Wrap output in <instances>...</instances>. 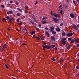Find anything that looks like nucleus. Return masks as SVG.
<instances>
[{
	"label": "nucleus",
	"instance_id": "obj_28",
	"mask_svg": "<svg viewBox=\"0 0 79 79\" xmlns=\"http://www.w3.org/2000/svg\"><path fill=\"white\" fill-rule=\"evenodd\" d=\"M53 15H54V16H55V17H56V18H57V14L56 15L55 14V13H54L53 14Z\"/></svg>",
	"mask_w": 79,
	"mask_h": 79
},
{
	"label": "nucleus",
	"instance_id": "obj_29",
	"mask_svg": "<svg viewBox=\"0 0 79 79\" xmlns=\"http://www.w3.org/2000/svg\"><path fill=\"white\" fill-rule=\"evenodd\" d=\"M17 15L19 16H21V13H18L17 14Z\"/></svg>",
	"mask_w": 79,
	"mask_h": 79
},
{
	"label": "nucleus",
	"instance_id": "obj_34",
	"mask_svg": "<svg viewBox=\"0 0 79 79\" xmlns=\"http://www.w3.org/2000/svg\"><path fill=\"white\" fill-rule=\"evenodd\" d=\"M77 46H76V47H77V48H78L79 47V44H76Z\"/></svg>",
	"mask_w": 79,
	"mask_h": 79
},
{
	"label": "nucleus",
	"instance_id": "obj_21",
	"mask_svg": "<svg viewBox=\"0 0 79 79\" xmlns=\"http://www.w3.org/2000/svg\"><path fill=\"white\" fill-rule=\"evenodd\" d=\"M35 34V31H32L31 33V35H33V34Z\"/></svg>",
	"mask_w": 79,
	"mask_h": 79
},
{
	"label": "nucleus",
	"instance_id": "obj_55",
	"mask_svg": "<svg viewBox=\"0 0 79 79\" xmlns=\"http://www.w3.org/2000/svg\"><path fill=\"white\" fill-rule=\"evenodd\" d=\"M43 45H46V43H45V42L43 43Z\"/></svg>",
	"mask_w": 79,
	"mask_h": 79
},
{
	"label": "nucleus",
	"instance_id": "obj_27",
	"mask_svg": "<svg viewBox=\"0 0 79 79\" xmlns=\"http://www.w3.org/2000/svg\"><path fill=\"white\" fill-rule=\"evenodd\" d=\"M47 19V17H43V20H44V19Z\"/></svg>",
	"mask_w": 79,
	"mask_h": 79
},
{
	"label": "nucleus",
	"instance_id": "obj_23",
	"mask_svg": "<svg viewBox=\"0 0 79 79\" xmlns=\"http://www.w3.org/2000/svg\"><path fill=\"white\" fill-rule=\"evenodd\" d=\"M6 44H4L3 46V48H6Z\"/></svg>",
	"mask_w": 79,
	"mask_h": 79
},
{
	"label": "nucleus",
	"instance_id": "obj_11",
	"mask_svg": "<svg viewBox=\"0 0 79 79\" xmlns=\"http://www.w3.org/2000/svg\"><path fill=\"white\" fill-rule=\"evenodd\" d=\"M51 40H52V41H55V38L54 36H51Z\"/></svg>",
	"mask_w": 79,
	"mask_h": 79
},
{
	"label": "nucleus",
	"instance_id": "obj_48",
	"mask_svg": "<svg viewBox=\"0 0 79 79\" xmlns=\"http://www.w3.org/2000/svg\"><path fill=\"white\" fill-rule=\"evenodd\" d=\"M31 24H33V26L34 25V22L31 21Z\"/></svg>",
	"mask_w": 79,
	"mask_h": 79
},
{
	"label": "nucleus",
	"instance_id": "obj_17",
	"mask_svg": "<svg viewBox=\"0 0 79 79\" xmlns=\"http://www.w3.org/2000/svg\"><path fill=\"white\" fill-rule=\"evenodd\" d=\"M42 46L43 47V48L44 50H45L46 48H47V45H45V46H44V45H42Z\"/></svg>",
	"mask_w": 79,
	"mask_h": 79
},
{
	"label": "nucleus",
	"instance_id": "obj_31",
	"mask_svg": "<svg viewBox=\"0 0 79 79\" xmlns=\"http://www.w3.org/2000/svg\"><path fill=\"white\" fill-rule=\"evenodd\" d=\"M46 35H50V34L48 32H46Z\"/></svg>",
	"mask_w": 79,
	"mask_h": 79
},
{
	"label": "nucleus",
	"instance_id": "obj_10",
	"mask_svg": "<svg viewBox=\"0 0 79 79\" xmlns=\"http://www.w3.org/2000/svg\"><path fill=\"white\" fill-rule=\"evenodd\" d=\"M51 32L52 33V34H53L55 35V34H56V32L54 31L53 30H51Z\"/></svg>",
	"mask_w": 79,
	"mask_h": 79
},
{
	"label": "nucleus",
	"instance_id": "obj_26",
	"mask_svg": "<svg viewBox=\"0 0 79 79\" xmlns=\"http://www.w3.org/2000/svg\"><path fill=\"white\" fill-rule=\"evenodd\" d=\"M51 59L53 61H56V59H55V58H52Z\"/></svg>",
	"mask_w": 79,
	"mask_h": 79
},
{
	"label": "nucleus",
	"instance_id": "obj_49",
	"mask_svg": "<svg viewBox=\"0 0 79 79\" xmlns=\"http://www.w3.org/2000/svg\"><path fill=\"white\" fill-rule=\"evenodd\" d=\"M51 14L52 15V16H53V13H52V10H51Z\"/></svg>",
	"mask_w": 79,
	"mask_h": 79
},
{
	"label": "nucleus",
	"instance_id": "obj_30",
	"mask_svg": "<svg viewBox=\"0 0 79 79\" xmlns=\"http://www.w3.org/2000/svg\"><path fill=\"white\" fill-rule=\"evenodd\" d=\"M23 24V22H21L20 23H19V25H22Z\"/></svg>",
	"mask_w": 79,
	"mask_h": 79
},
{
	"label": "nucleus",
	"instance_id": "obj_42",
	"mask_svg": "<svg viewBox=\"0 0 79 79\" xmlns=\"http://www.w3.org/2000/svg\"><path fill=\"white\" fill-rule=\"evenodd\" d=\"M73 3H74V4H76V1H75L73 0Z\"/></svg>",
	"mask_w": 79,
	"mask_h": 79
},
{
	"label": "nucleus",
	"instance_id": "obj_39",
	"mask_svg": "<svg viewBox=\"0 0 79 79\" xmlns=\"http://www.w3.org/2000/svg\"><path fill=\"white\" fill-rule=\"evenodd\" d=\"M25 9H28L29 8V7H28V6H26L25 7Z\"/></svg>",
	"mask_w": 79,
	"mask_h": 79
},
{
	"label": "nucleus",
	"instance_id": "obj_38",
	"mask_svg": "<svg viewBox=\"0 0 79 79\" xmlns=\"http://www.w3.org/2000/svg\"><path fill=\"white\" fill-rule=\"evenodd\" d=\"M63 61V59H60V63H62Z\"/></svg>",
	"mask_w": 79,
	"mask_h": 79
},
{
	"label": "nucleus",
	"instance_id": "obj_13",
	"mask_svg": "<svg viewBox=\"0 0 79 79\" xmlns=\"http://www.w3.org/2000/svg\"><path fill=\"white\" fill-rule=\"evenodd\" d=\"M66 49L68 50H69L71 48V46L69 45H67L66 47Z\"/></svg>",
	"mask_w": 79,
	"mask_h": 79
},
{
	"label": "nucleus",
	"instance_id": "obj_63",
	"mask_svg": "<svg viewBox=\"0 0 79 79\" xmlns=\"http://www.w3.org/2000/svg\"><path fill=\"white\" fill-rule=\"evenodd\" d=\"M77 2L79 3V0H77Z\"/></svg>",
	"mask_w": 79,
	"mask_h": 79
},
{
	"label": "nucleus",
	"instance_id": "obj_52",
	"mask_svg": "<svg viewBox=\"0 0 79 79\" xmlns=\"http://www.w3.org/2000/svg\"><path fill=\"white\" fill-rule=\"evenodd\" d=\"M36 2V3H35V4H38V2H37V1H35Z\"/></svg>",
	"mask_w": 79,
	"mask_h": 79
},
{
	"label": "nucleus",
	"instance_id": "obj_61",
	"mask_svg": "<svg viewBox=\"0 0 79 79\" xmlns=\"http://www.w3.org/2000/svg\"><path fill=\"white\" fill-rule=\"evenodd\" d=\"M8 30L10 31V28H8Z\"/></svg>",
	"mask_w": 79,
	"mask_h": 79
},
{
	"label": "nucleus",
	"instance_id": "obj_41",
	"mask_svg": "<svg viewBox=\"0 0 79 79\" xmlns=\"http://www.w3.org/2000/svg\"><path fill=\"white\" fill-rule=\"evenodd\" d=\"M38 27H40V28H41V24L39 25Z\"/></svg>",
	"mask_w": 79,
	"mask_h": 79
},
{
	"label": "nucleus",
	"instance_id": "obj_44",
	"mask_svg": "<svg viewBox=\"0 0 79 79\" xmlns=\"http://www.w3.org/2000/svg\"><path fill=\"white\" fill-rule=\"evenodd\" d=\"M68 40H70V41H71V38H68Z\"/></svg>",
	"mask_w": 79,
	"mask_h": 79
},
{
	"label": "nucleus",
	"instance_id": "obj_53",
	"mask_svg": "<svg viewBox=\"0 0 79 79\" xmlns=\"http://www.w3.org/2000/svg\"><path fill=\"white\" fill-rule=\"evenodd\" d=\"M7 6H10V4H7Z\"/></svg>",
	"mask_w": 79,
	"mask_h": 79
},
{
	"label": "nucleus",
	"instance_id": "obj_16",
	"mask_svg": "<svg viewBox=\"0 0 79 79\" xmlns=\"http://www.w3.org/2000/svg\"><path fill=\"white\" fill-rule=\"evenodd\" d=\"M74 42H75V40L74 39H72L70 42V43L71 44H74Z\"/></svg>",
	"mask_w": 79,
	"mask_h": 79
},
{
	"label": "nucleus",
	"instance_id": "obj_8",
	"mask_svg": "<svg viewBox=\"0 0 79 79\" xmlns=\"http://www.w3.org/2000/svg\"><path fill=\"white\" fill-rule=\"evenodd\" d=\"M73 27H74V29H75V30H78V28H77V26L76 25L74 24H73Z\"/></svg>",
	"mask_w": 79,
	"mask_h": 79
},
{
	"label": "nucleus",
	"instance_id": "obj_5",
	"mask_svg": "<svg viewBox=\"0 0 79 79\" xmlns=\"http://www.w3.org/2000/svg\"><path fill=\"white\" fill-rule=\"evenodd\" d=\"M66 35L68 37H71V36L73 35V34L72 32H69L68 33H67Z\"/></svg>",
	"mask_w": 79,
	"mask_h": 79
},
{
	"label": "nucleus",
	"instance_id": "obj_25",
	"mask_svg": "<svg viewBox=\"0 0 79 79\" xmlns=\"http://www.w3.org/2000/svg\"><path fill=\"white\" fill-rule=\"evenodd\" d=\"M7 20V19L5 18H4L2 19V20L3 21H6Z\"/></svg>",
	"mask_w": 79,
	"mask_h": 79
},
{
	"label": "nucleus",
	"instance_id": "obj_22",
	"mask_svg": "<svg viewBox=\"0 0 79 79\" xmlns=\"http://www.w3.org/2000/svg\"><path fill=\"white\" fill-rule=\"evenodd\" d=\"M15 3L16 5H19V2L16 1Z\"/></svg>",
	"mask_w": 79,
	"mask_h": 79
},
{
	"label": "nucleus",
	"instance_id": "obj_40",
	"mask_svg": "<svg viewBox=\"0 0 79 79\" xmlns=\"http://www.w3.org/2000/svg\"><path fill=\"white\" fill-rule=\"evenodd\" d=\"M63 23H61L60 24V26H63Z\"/></svg>",
	"mask_w": 79,
	"mask_h": 79
},
{
	"label": "nucleus",
	"instance_id": "obj_50",
	"mask_svg": "<svg viewBox=\"0 0 79 79\" xmlns=\"http://www.w3.org/2000/svg\"><path fill=\"white\" fill-rule=\"evenodd\" d=\"M79 39L78 38L77 39V44L78 43H79Z\"/></svg>",
	"mask_w": 79,
	"mask_h": 79
},
{
	"label": "nucleus",
	"instance_id": "obj_56",
	"mask_svg": "<svg viewBox=\"0 0 79 79\" xmlns=\"http://www.w3.org/2000/svg\"><path fill=\"white\" fill-rule=\"evenodd\" d=\"M25 13H27L28 12L27 10H26L25 11Z\"/></svg>",
	"mask_w": 79,
	"mask_h": 79
},
{
	"label": "nucleus",
	"instance_id": "obj_2",
	"mask_svg": "<svg viewBox=\"0 0 79 79\" xmlns=\"http://www.w3.org/2000/svg\"><path fill=\"white\" fill-rule=\"evenodd\" d=\"M6 18L7 19L9 20V22L11 23H12V21H13V18H11L9 17V16H7L6 17Z\"/></svg>",
	"mask_w": 79,
	"mask_h": 79
},
{
	"label": "nucleus",
	"instance_id": "obj_46",
	"mask_svg": "<svg viewBox=\"0 0 79 79\" xmlns=\"http://www.w3.org/2000/svg\"><path fill=\"white\" fill-rule=\"evenodd\" d=\"M76 69H79V66H77Z\"/></svg>",
	"mask_w": 79,
	"mask_h": 79
},
{
	"label": "nucleus",
	"instance_id": "obj_37",
	"mask_svg": "<svg viewBox=\"0 0 79 79\" xmlns=\"http://www.w3.org/2000/svg\"><path fill=\"white\" fill-rule=\"evenodd\" d=\"M35 38L36 39H37V40H39V39H40L39 37H35Z\"/></svg>",
	"mask_w": 79,
	"mask_h": 79
},
{
	"label": "nucleus",
	"instance_id": "obj_24",
	"mask_svg": "<svg viewBox=\"0 0 79 79\" xmlns=\"http://www.w3.org/2000/svg\"><path fill=\"white\" fill-rule=\"evenodd\" d=\"M62 36H65V35H66V33H65V32H63V33H62Z\"/></svg>",
	"mask_w": 79,
	"mask_h": 79
},
{
	"label": "nucleus",
	"instance_id": "obj_60",
	"mask_svg": "<svg viewBox=\"0 0 79 79\" xmlns=\"http://www.w3.org/2000/svg\"><path fill=\"white\" fill-rule=\"evenodd\" d=\"M56 27H57V28H59V27L58 26H57Z\"/></svg>",
	"mask_w": 79,
	"mask_h": 79
},
{
	"label": "nucleus",
	"instance_id": "obj_64",
	"mask_svg": "<svg viewBox=\"0 0 79 79\" xmlns=\"http://www.w3.org/2000/svg\"><path fill=\"white\" fill-rule=\"evenodd\" d=\"M78 61L79 63V59H78Z\"/></svg>",
	"mask_w": 79,
	"mask_h": 79
},
{
	"label": "nucleus",
	"instance_id": "obj_59",
	"mask_svg": "<svg viewBox=\"0 0 79 79\" xmlns=\"http://www.w3.org/2000/svg\"><path fill=\"white\" fill-rule=\"evenodd\" d=\"M16 30L17 31H19V30L18 28H17Z\"/></svg>",
	"mask_w": 79,
	"mask_h": 79
},
{
	"label": "nucleus",
	"instance_id": "obj_54",
	"mask_svg": "<svg viewBox=\"0 0 79 79\" xmlns=\"http://www.w3.org/2000/svg\"><path fill=\"white\" fill-rule=\"evenodd\" d=\"M36 31H38L39 30V28H36Z\"/></svg>",
	"mask_w": 79,
	"mask_h": 79
},
{
	"label": "nucleus",
	"instance_id": "obj_36",
	"mask_svg": "<svg viewBox=\"0 0 79 79\" xmlns=\"http://www.w3.org/2000/svg\"><path fill=\"white\" fill-rule=\"evenodd\" d=\"M1 7H2V8H4V6L3 5H1Z\"/></svg>",
	"mask_w": 79,
	"mask_h": 79
},
{
	"label": "nucleus",
	"instance_id": "obj_33",
	"mask_svg": "<svg viewBox=\"0 0 79 79\" xmlns=\"http://www.w3.org/2000/svg\"><path fill=\"white\" fill-rule=\"evenodd\" d=\"M58 18H60V15L59 14H57V17Z\"/></svg>",
	"mask_w": 79,
	"mask_h": 79
},
{
	"label": "nucleus",
	"instance_id": "obj_62",
	"mask_svg": "<svg viewBox=\"0 0 79 79\" xmlns=\"http://www.w3.org/2000/svg\"><path fill=\"white\" fill-rule=\"evenodd\" d=\"M55 48L56 50H57V48L55 47Z\"/></svg>",
	"mask_w": 79,
	"mask_h": 79
},
{
	"label": "nucleus",
	"instance_id": "obj_14",
	"mask_svg": "<svg viewBox=\"0 0 79 79\" xmlns=\"http://www.w3.org/2000/svg\"><path fill=\"white\" fill-rule=\"evenodd\" d=\"M41 23L43 24H47V23H48V22H47V21L45 20V21H41Z\"/></svg>",
	"mask_w": 79,
	"mask_h": 79
},
{
	"label": "nucleus",
	"instance_id": "obj_19",
	"mask_svg": "<svg viewBox=\"0 0 79 79\" xmlns=\"http://www.w3.org/2000/svg\"><path fill=\"white\" fill-rule=\"evenodd\" d=\"M59 13L61 14V15H63L64 14V12H63V11L62 10H60Z\"/></svg>",
	"mask_w": 79,
	"mask_h": 79
},
{
	"label": "nucleus",
	"instance_id": "obj_51",
	"mask_svg": "<svg viewBox=\"0 0 79 79\" xmlns=\"http://www.w3.org/2000/svg\"><path fill=\"white\" fill-rule=\"evenodd\" d=\"M62 6L61 5H60V6L59 7V8H62Z\"/></svg>",
	"mask_w": 79,
	"mask_h": 79
},
{
	"label": "nucleus",
	"instance_id": "obj_12",
	"mask_svg": "<svg viewBox=\"0 0 79 79\" xmlns=\"http://www.w3.org/2000/svg\"><path fill=\"white\" fill-rule=\"evenodd\" d=\"M70 16L71 18H74V14L73 13L70 14Z\"/></svg>",
	"mask_w": 79,
	"mask_h": 79
},
{
	"label": "nucleus",
	"instance_id": "obj_57",
	"mask_svg": "<svg viewBox=\"0 0 79 79\" xmlns=\"http://www.w3.org/2000/svg\"><path fill=\"white\" fill-rule=\"evenodd\" d=\"M22 45H26V44H24V43H23V44H22Z\"/></svg>",
	"mask_w": 79,
	"mask_h": 79
},
{
	"label": "nucleus",
	"instance_id": "obj_58",
	"mask_svg": "<svg viewBox=\"0 0 79 79\" xmlns=\"http://www.w3.org/2000/svg\"><path fill=\"white\" fill-rule=\"evenodd\" d=\"M13 2V1H11L10 2V3H12Z\"/></svg>",
	"mask_w": 79,
	"mask_h": 79
},
{
	"label": "nucleus",
	"instance_id": "obj_35",
	"mask_svg": "<svg viewBox=\"0 0 79 79\" xmlns=\"http://www.w3.org/2000/svg\"><path fill=\"white\" fill-rule=\"evenodd\" d=\"M6 68H7V69H8V66H7V65L6 64H5Z\"/></svg>",
	"mask_w": 79,
	"mask_h": 79
},
{
	"label": "nucleus",
	"instance_id": "obj_20",
	"mask_svg": "<svg viewBox=\"0 0 79 79\" xmlns=\"http://www.w3.org/2000/svg\"><path fill=\"white\" fill-rule=\"evenodd\" d=\"M40 38L41 39V40H44V38L42 36H40Z\"/></svg>",
	"mask_w": 79,
	"mask_h": 79
},
{
	"label": "nucleus",
	"instance_id": "obj_45",
	"mask_svg": "<svg viewBox=\"0 0 79 79\" xmlns=\"http://www.w3.org/2000/svg\"><path fill=\"white\" fill-rule=\"evenodd\" d=\"M4 48H2V51H1V52H3V51L4 50Z\"/></svg>",
	"mask_w": 79,
	"mask_h": 79
},
{
	"label": "nucleus",
	"instance_id": "obj_4",
	"mask_svg": "<svg viewBox=\"0 0 79 79\" xmlns=\"http://www.w3.org/2000/svg\"><path fill=\"white\" fill-rule=\"evenodd\" d=\"M31 16V17L32 18H33V19L34 20V21H35L36 23L37 22V21L36 19L35 18V16H34V14H32Z\"/></svg>",
	"mask_w": 79,
	"mask_h": 79
},
{
	"label": "nucleus",
	"instance_id": "obj_47",
	"mask_svg": "<svg viewBox=\"0 0 79 79\" xmlns=\"http://www.w3.org/2000/svg\"><path fill=\"white\" fill-rule=\"evenodd\" d=\"M45 29H46V30H48V29H49L48 27H45Z\"/></svg>",
	"mask_w": 79,
	"mask_h": 79
},
{
	"label": "nucleus",
	"instance_id": "obj_32",
	"mask_svg": "<svg viewBox=\"0 0 79 79\" xmlns=\"http://www.w3.org/2000/svg\"><path fill=\"white\" fill-rule=\"evenodd\" d=\"M19 19H20V18H19L17 19V21L18 23H19Z\"/></svg>",
	"mask_w": 79,
	"mask_h": 79
},
{
	"label": "nucleus",
	"instance_id": "obj_18",
	"mask_svg": "<svg viewBox=\"0 0 79 79\" xmlns=\"http://www.w3.org/2000/svg\"><path fill=\"white\" fill-rule=\"evenodd\" d=\"M17 10H18L20 12H21H21H23L22 10H21V9H19L18 8H17Z\"/></svg>",
	"mask_w": 79,
	"mask_h": 79
},
{
	"label": "nucleus",
	"instance_id": "obj_9",
	"mask_svg": "<svg viewBox=\"0 0 79 79\" xmlns=\"http://www.w3.org/2000/svg\"><path fill=\"white\" fill-rule=\"evenodd\" d=\"M50 29H49V31H52H52H53V30L55 28H54V26H52L50 27Z\"/></svg>",
	"mask_w": 79,
	"mask_h": 79
},
{
	"label": "nucleus",
	"instance_id": "obj_1",
	"mask_svg": "<svg viewBox=\"0 0 79 79\" xmlns=\"http://www.w3.org/2000/svg\"><path fill=\"white\" fill-rule=\"evenodd\" d=\"M55 47V45H46V48L47 49H50V48H53Z\"/></svg>",
	"mask_w": 79,
	"mask_h": 79
},
{
	"label": "nucleus",
	"instance_id": "obj_6",
	"mask_svg": "<svg viewBox=\"0 0 79 79\" xmlns=\"http://www.w3.org/2000/svg\"><path fill=\"white\" fill-rule=\"evenodd\" d=\"M53 19L55 23H59V22L58 21V19L55 18H53Z\"/></svg>",
	"mask_w": 79,
	"mask_h": 79
},
{
	"label": "nucleus",
	"instance_id": "obj_3",
	"mask_svg": "<svg viewBox=\"0 0 79 79\" xmlns=\"http://www.w3.org/2000/svg\"><path fill=\"white\" fill-rule=\"evenodd\" d=\"M66 38H64L63 39H62L61 41L62 42V44L63 45H65L66 44Z\"/></svg>",
	"mask_w": 79,
	"mask_h": 79
},
{
	"label": "nucleus",
	"instance_id": "obj_15",
	"mask_svg": "<svg viewBox=\"0 0 79 79\" xmlns=\"http://www.w3.org/2000/svg\"><path fill=\"white\" fill-rule=\"evenodd\" d=\"M56 30L57 32H60V31H61V30L60 28H56Z\"/></svg>",
	"mask_w": 79,
	"mask_h": 79
},
{
	"label": "nucleus",
	"instance_id": "obj_43",
	"mask_svg": "<svg viewBox=\"0 0 79 79\" xmlns=\"http://www.w3.org/2000/svg\"><path fill=\"white\" fill-rule=\"evenodd\" d=\"M22 32H24V31H25V29H24V28H22Z\"/></svg>",
	"mask_w": 79,
	"mask_h": 79
},
{
	"label": "nucleus",
	"instance_id": "obj_7",
	"mask_svg": "<svg viewBox=\"0 0 79 79\" xmlns=\"http://www.w3.org/2000/svg\"><path fill=\"white\" fill-rule=\"evenodd\" d=\"M7 13L8 15H10V14H13L14 13L12 10H9L8 12H7Z\"/></svg>",
	"mask_w": 79,
	"mask_h": 79
}]
</instances>
